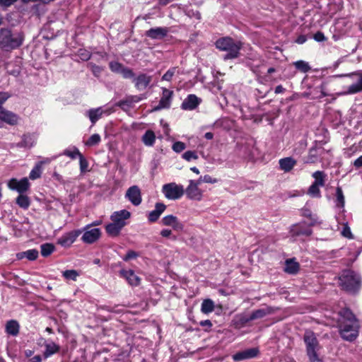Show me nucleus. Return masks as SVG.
<instances>
[{"instance_id":"obj_1","label":"nucleus","mask_w":362,"mask_h":362,"mask_svg":"<svg viewBox=\"0 0 362 362\" xmlns=\"http://www.w3.org/2000/svg\"><path fill=\"white\" fill-rule=\"evenodd\" d=\"M23 42V35L18 31H13L8 28L0 30V49L5 52L18 48Z\"/></svg>"},{"instance_id":"obj_2","label":"nucleus","mask_w":362,"mask_h":362,"mask_svg":"<svg viewBox=\"0 0 362 362\" xmlns=\"http://www.w3.org/2000/svg\"><path fill=\"white\" fill-rule=\"evenodd\" d=\"M216 47L219 50L227 52L224 55L223 59L225 60H228L238 57L240 50L242 47V44L240 42L234 40L231 37H226L217 40L216 42Z\"/></svg>"},{"instance_id":"obj_3","label":"nucleus","mask_w":362,"mask_h":362,"mask_svg":"<svg viewBox=\"0 0 362 362\" xmlns=\"http://www.w3.org/2000/svg\"><path fill=\"white\" fill-rule=\"evenodd\" d=\"M329 156L330 150H326L322 146V141H315L313 146L309 149L308 155L303 157V160L304 163L313 164L328 160Z\"/></svg>"},{"instance_id":"obj_4","label":"nucleus","mask_w":362,"mask_h":362,"mask_svg":"<svg viewBox=\"0 0 362 362\" xmlns=\"http://www.w3.org/2000/svg\"><path fill=\"white\" fill-rule=\"evenodd\" d=\"M340 285L345 291L356 293L361 286V277L351 270H345L339 277Z\"/></svg>"},{"instance_id":"obj_5","label":"nucleus","mask_w":362,"mask_h":362,"mask_svg":"<svg viewBox=\"0 0 362 362\" xmlns=\"http://www.w3.org/2000/svg\"><path fill=\"white\" fill-rule=\"evenodd\" d=\"M303 339L306 345L307 354L310 362H321L317 354L318 347V341L314 334L311 331L305 332Z\"/></svg>"},{"instance_id":"obj_6","label":"nucleus","mask_w":362,"mask_h":362,"mask_svg":"<svg viewBox=\"0 0 362 362\" xmlns=\"http://www.w3.org/2000/svg\"><path fill=\"white\" fill-rule=\"evenodd\" d=\"M8 98V95L6 93L0 92V120L9 125H16L18 124L19 117L16 114L4 109L2 107L3 103Z\"/></svg>"},{"instance_id":"obj_7","label":"nucleus","mask_w":362,"mask_h":362,"mask_svg":"<svg viewBox=\"0 0 362 362\" xmlns=\"http://www.w3.org/2000/svg\"><path fill=\"white\" fill-rule=\"evenodd\" d=\"M313 225L314 223L309 224L305 221L293 224L290 228L289 234L293 240L298 238L308 237L313 233L311 227Z\"/></svg>"},{"instance_id":"obj_8","label":"nucleus","mask_w":362,"mask_h":362,"mask_svg":"<svg viewBox=\"0 0 362 362\" xmlns=\"http://www.w3.org/2000/svg\"><path fill=\"white\" fill-rule=\"evenodd\" d=\"M359 324L343 323L339 325V333L346 341H353L358 335Z\"/></svg>"},{"instance_id":"obj_9","label":"nucleus","mask_w":362,"mask_h":362,"mask_svg":"<svg viewBox=\"0 0 362 362\" xmlns=\"http://www.w3.org/2000/svg\"><path fill=\"white\" fill-rule=\"evenodd\" d=\"M163 192L167 199L175 200L182 196L184 189L182 185H175V182H169L163 185Z\"/></svg>"},{"instance_id":"obj_10","label":"nucleus","mask_w":362,"mask_h":362,"mask_svg":"<svg viewBox=\"0 0 362 362\" xmlns=\"http://www.w3.org/2000/svg\"><path fill=\"white\" fill-rule=\"evenodd\" d=\"M81 230L83 231L81 240L86 244H93L97 242L101 236V230L98 228L89 229L85 226Z\"/></svg>"},{"instance_id":"obj_11","label":"nucleus","mask_w":362,"mask_h":362,"mask_svg":"<svg viewBox=\"0 0 362 362\" xmlns=\"http://www.w3.org/2000/svg\"><path fill=\"white\" fill-rule=\"evenodd\" d=\"M80 229L74 230L63 234L58 240L57 243L64 247H70L81 234Z\"/></svg>"},{"instance_id":"obj_12","label":"nucleus","mask_w":362,"mask_h":362,"mask_svg":"<svg viewBox=\"0 0 362 362\" xmlns=\"http://www.w3.org/2000/svg\"><path fill=\"white\" fill-rule=\"evenodd\" d=\"M173 91L166 88H162V96L157 106L154 107V111L168 109L170 107Z\"/></svg>"},{"instance_id":"obj_13","label":"nucleus","mask_w":362,"mask_h":362,"mask_svg":"<svg viewBox=\"0 0 362 362\" xmlns=\"http://www.w3.org/2000/svg\"><path fill=\"white\" fill-rule=\"evenodd\" d=\"M125 198L134 206H139L142 202L140 188L137 185L130 187L126 192Z\"/></svg>"},{"instance_id":"obj_14","label":"nucleus","mask_w":362,"mask_h":362,"mask_svg":"<svg viewBox=\"0 0 362 362\" xmlns=\"http://www.w3.org/2000/svg\"><path fill=\"white\" fill-rule=\"evenodd\" d=\"M130 216L131 213L129 211L122 209L113 212L110 216V220L123 228L127 224V221Z\"/></svg>"},{"instance_id":"obj_15","label":"nucleus","mask_w":362,"mask_h":362,"mask_svg":"<svg viewBox=\"0 0 362 362\" xmlns=\"http://www.w3.org/2000/svg\"><path fill=\"white\" fill-rule=\"evenodd\" d=\"M152 81V76L146 74H140L133 80L135 88L139 90H145L151 83Z\"/></svg>"},{"instance_id":"obj_16","label":"nucleus","mask_w":362,"mask_h":362,"mask_svg":"<svg viewBox=\"0 0 362 362\" xmlns=\"http://www.w3.org/2000/svg\"><path fill=\"white\" fill-rule=\"evenodd\" d=\"M259 352L257 348L247 349L233 355V359L235 361H240L245 359L254 358L257 356Z\"/></svg>"},{"instance_id":"obj_17","label":"nucleus","mask_w":362,"mask_h":362,"mask_svg":"<svg viewBox=\"0 0 362 362\" xmlns=\"http://www.w3.org/2000/svg\"><path fill=\"white\" fill-rule=\"evenodd\" d=\"M201 102V98L194 94H189L182 103L181 108L185 110H192L196 109Z\"/></svg>"},{"instance_id":"obj_18","label":"nucleus","mask_w":362,"mask_h":362,"mask_svg":"<svg viewBox=\"0 0 362 362\" xmlns=\"http://www.w3.org/2000/svg\"><path fill=\"white\" fill-rule=\"evenodd\" d=\"M144 97L142 95H127L123 100L118 101L116 104L117 106L119 107L124 110H126L133 106L134 103H137L142 100Z\"/></svg>"},{"instance_id":"obj_19","label":"nucleus","mask_w":362,"mask_h":362,"mask_svg":"<svg viewBox=\"0 0 362 362\" xmlns=\"http://www.w3.org/2000/svg\"><path fill=\"white\" fill-rule=\"evenodd\" d=\"M169 29L166 27H156L148 30L146 36L152 40H162L168 33Z\"/></svg>"},{"instance_id":"obj_20","label":"nucleus","mask_w":362,"mask_h":362,"mask_svg":"<svg viewBox=\"0 0 362 362\" xmlns=\"http://www.w3.org/2000/svg\"><path fill=\"white\" fill-rule=\"evenodd\" d=\"M201 182H190L186 189L187 196L194 200H200L202 197V190L200 189L199 185Z\"/></svg>"},{"instance_id":"obj_21","label":"nucleus","mask_w":362,"mask_h":362,"mask_svg":"<svg viewBox=\"0 0 362 362\" xmlns=\"http://www.w3.org/2000/svg\"><path fill=\"white\" fill-rule=\"evenodd\" d=\"M351 76L355 77L356 82L347 88V94H354L362 91V71L352 73Z\"/></svg>"},{"instance_id":"obj_22","label":"nucleus","mask_w":362,"mask_h":362,"mask_svg":"<svg viewBox=\"0 0 362 362\" xmlns=\"http://www.w3.org/2000/svg\"><path fill=\"white\" fill-rule=\"evenodd\" d=\"M339 325L343 323L355 324L358 322L354 314L349 308H344L339 312Z\"/></svg>"},{"instance_id":"obj_23","label":"nucleus","mask_w":362,"mask_h":362,"mask_svg":"<svg viewBox=\"0 0 362 362\" xmlns=\"http://www.w3.org/2000/svg\"><path fill=\"white\" fill-rule=\"evenodd\" d=\"M36 141V136L31 134H25L22 136L21 141L17 143L16 146L18 148H30Z\"/></svg>"},{"instance_id":"obj_24","label":"nucleus","mask_w":362,"mask_h":362,"mask_svg":"<svg viewBox=\"0 0 362 362\" xmlns=\"http://www.w3.org/2000/svg\"><path fill=\"white\" fill-rule=\"evenodd\" d=\"M50 161V158H46L37 163L30 171L29 178L31 180L39 179L42 172V165L49 163Z\"/></svg>"},{"instance_id":"obj_25","label":"nucleus","mask_w":362,"mask_h":362,"mask_svg":"<svg viewBox=\"0 0 362 362\" xmlns=\"http://www.w3.org/2000/svg\"><path fill=\"white\" fill-rule=\"evenodd\" d=\"M119 273L121 276L124 278L131 286H136L139 284L140 279L135 274L133 270L122 269Z\"/></svg>"},{"instance_id":"obj_26","label":"nucleus","mask_w":362,"mask_h":362,"mask_svg":"<svg viewBox=\"0 0 362 362\" xmlns=\"http://www.w3.org/2000/svg\"><path fill=\"white\" fill-rule=\"evenodd\" d=\"M166 209V206L163 203H156L155 205V209L150 211L148 215V220L151 223L156 222L160 217V216L164 212Z\"/></svg>"},{"instance_id":"obj_27","label":"nucleus","mask_w":362,"mask_h":362,"mask_svg":"<svg viewBox=\"0 0 362 362\" xmlns=\"http://www.w3.org/2000/svg\"><path fill=\"white\" fill-rule=\"evenodd\" d=\"M296 163V160L292 157H286L279 160V169L285 173L290 172Z\"/></svg>"},{"instance_id":"obj_28","label":"nucleus","mask_w":362,"mask_h":362,"mask_svg":"<svg viewBox=\"0 0 362 362\" xmlns=\"http://www.w3.org/2000/svg\"><path fill=\"white\" fill-rule=\"evenodd\" d=\"M9 189L14 190L18 194H27L30 190V182H7Z\"/></svg>"},{"instance_id":"obj_29","label":"nucleus","mask_w":362,"mask_h":362,"mask_svg":"<svg viewBox=\"0 0 362 362\" xmlns=\"http://www.w3.org/2000/svg\"><path fill=\"white\" fill-rule=\"evenodd\" d=\"M5 329L8 334L16 337L19 333L20 325L16 320H11L6 322Z\"/></svg>"},{"instance_id":"obj_30","label":"nucleus","mask_w":362,"mask_h":362,"mask_svg":"<svg viewBox=\"0 0 362 362\" xmlns=\"http://www.w3.org/2000/svg\"><path fill=\"white\" fill-rule=\"evenodd\" d=\"M299 268L300 265L295 259H288L286 260L284 272L287 274H295L298 272Z\"/></svg>"},{"instance_id":"obj_31","label":"nucleus","mask_w":362,"mask_h":362,"mask_svg":"<svg viewBox=\"0 0 362 362\" xmlns=\"http://www.w3.org/2000/svg\"><path fill=\"white\" fill-rule=\"evenodd\" d=\"M273 311L274 310L271 307L255 310L251 313L250 319H252V320H255L263 318L265 316L272 314Z\"/></svg>"},{"instance_id":"obj_32","label":"nucleus","mask_w":362,"mask_h":362,"mask_svg":"<svg viewBox=\"0 0 362 362\" xmlns=\"http://www.w3.org/2000/svg\"><path fill=\"white\" fill-rule=\"evenodd\" d=\"M38 251L35 249L28 250L24 252H21L16 254L18 259L27 258L28 260L33 261L38 257Z\"/></svg>"},{"instance_id":"obj_33","label":"nucleus","mask_w":362,"mask_h":362,"mask_svg":"<svg viewBox=\"0 0 362 362\" xmlns=\"http://www.w3.org/2000/svg\"><path fill=\"white\" fill-rule=\"evenodd\" d=\"M122 228L112 221L105 226V230L108 235L111 237H117L120 234Z\"/></svg>"},{"instance_id":"obj_34","label":"nucleus","mask_w":362,"mask_h":362,"mask_svg":"<svg viewBox=\"0 0 362 362\" xmlns=\"http://www.w3.org/2000/svg\"><path fill=\"white\" fill-rule=\"evenodd\" d=\"M103 110L101 107L89 110L86 115L89 117L91 123L94 124L103 115Z\"/></svg>"},{"instance_id":"obj_35","label":"nucleus","mask_w":362,"mask_h":362,"mask_svg":"<svg viewBox=\"0 0 362 362\" xmlns=\"http://www.w3.org/2000/svg\"><path fill=\"white\" fill-rule=\"evenodd\" d=\"M141 141L146 146H153L156 141L155 133L151 129L147 130L142 136Z\"/></svg>"},{"instance_id":"obj_36","label":"nucleus","mask_w":362,"mask_h":362,"mask_svg":"<svg viewBox=\"0 0 362 362\" xmlns=\"http://www.w3.org/2000/svg\"><path fill=\"white\" fill-rule=\"evenodd\" d=\"M16 204L21 209H28L30 205V199L27 194H18L16 199Z\"/></svg>"},{"instance_id":"obj_37","label":"nucleus","mask_w":362,"mask_h":362,"mask_svg":"<svg viewBox=\"0 0 362 362\" xmlns=\"http://www.w3.org/2000/svg\"><path fill=\"white\" fill-rule=\"evenodd\" d=\"M335 204L339 209H344L345 204V199L343 191L340 187L336 188L335 192Z\"/></svg>"},{"instance_id":"obj_38","label":"nucleus","mask_w":362,"mask_h":362,"mask_svg":"<svg viewBox=\"0 0 362 362\" xmlns=\"http://www.w3.org/2000/svg\"><path fill=\"white\" fill-rule=\"evenodd\" d=\"M250 321H252V319H250V315H247L245 314H240L236 315L234 320L235 325L238 327H243Z\"/></svg>"},{"instance_id":"obj_39","label":"nucleus","mask_w":362,"mask_h":362,"mask_svg":"<svg viewBox=\"0 0 362 362\" xmlns=\"http://www.w3.org/2000/svg\"><path fill=\"white\" fill-rule=\"evenodd\" d=\"M324 184L325 182H313V184L309 187L308 194L313 197H320V187L324 186Z\"/></svg>"},{"instance_id":"obj_40","label":"nucleus","mask_w":362,"mask_h":362,"mask_svg":"<svg viewBox=\"0 0 362 362\" xmlns=\"http://www.w3.org/2000/svg\"><path fill=\"white\" fill-rule=\"evenodd\" d=\"M59 346L54 342L48 343L45 344V351L44 352L45 358H48L52 354L58 352Z\"/></svg>"},{"instance_id":"obj_41","label":"nucleus","mask_w":362,"mask_h":362,"mask_svg":"<svg viewBox=\"0 0 362 362\" xmlns=\"http://www.w3.org/2000/svg\"><path fill=\"white\" fill-rule=\"evenodd\" d=\"M54 250L55 247L52 243H44L40 245L41 255L45 257L49 256Z\"/></svg>"},{"instance_id":"obj_42","label":"nucleus","mask_w":362,"mask_h":362,"mask_svg":"<svg viewBox=\"0 0 362 362\" xmlns=\"http://www.w3.org/2000/svg\"><path fill=\"white\" fill-rule=\"evenodd\" d=\"M293 66L296 67L297 70L300 71L302 73H307L311 69V67L309 65L308 62L303 60H298L294 62Z\"/></svg>"},{"instance_id":"obj_43","label":"nucleus","mask_w":362,"mask_h":362,"mask_svg":"<svg viewBox=\"0 0 362 362\" xmlns=\"http://www.w3.org/2000/svg\"><path fill=\"white\" fill-rule=\"evenodd\" d=\"M214 310V301L211 299H205L202 303L201 310L203 313L207 314Z\"/></svg>"},{"instance_id":"obj_44","label":"nucleus","mask_w":362,"mask_h":362,"mask_svg":"<svg viewBox=\"0 0 362 362\" xmlns=\"http://www.w3.org/2000/svg\"><path fill=\"white\" fill-rule=\"evenodd\" d=\"M62 276L67 280L76 281L79 273L76 270L69 269L63 272Z\"/></svg>"},{"instance_id":"obj_45","label":"nucleus","mask_w":362,"mask_h":362,"mask_svg":"<svg viewBox=\"0 0 362 362\" xmlns=\"http://www.w3.org/2000/svg\"><path fill=\"white\" fill-rule=\"evenodd\" d=\"M122 77L126 79H132L135 78V74L133 70L129 67L124 66L121 73Z\"/></svg>"},{"instance_id":"obj_46","label":"nucleus","mask_w":362,"mask_h":362,"mask_svg":"<svg viewBox=\"0 0 362 362\" xmlns=\"http://www.w3.org/2000/svg\"><path fill=\"white\" fill-rule=\"evenodd\" d=\"M100 141V136L98 134L91 135L89 139L86 141V145L93 146L98 144Z\"/></svg>"},{"instance_id":"obj_47","label":"nucleus","mask_w":362,"mask_h":362,"mask_svg":"<svg viewBox=\"0 0 362 362\" xmlns=\"http://www.w3.org/2000/svg\"><path fill=\"white\" fill-rule=\"evenodd\" d=\"M109 67L112 72L120 74L124 66L118 62L112 61L110 62Z\"/></svg>"},{"instance_id":"obj_48","label":"nucleus","mask_w":362,"mask_h":362,"mask_svg":"<svg viewBox=\"0 0 362 362\" xmlns=\"http://www.w3.org/2000/svg\"><path fill=\"white\" fill-rule=\"evenodd\" d=\"M64 154L73 158V159H75L77 157L79 158L80 157V155H82L80 151H78V149L77 148H74L73 150H69V149H66L64 151Z\"/></svg>"},{"instance_id":"obj_49","label":"nucleus","mask_w":362,"mask_h":362,"mask_svg":"<svg viewBox=\"0 0 362 362\" xmlns=\"http://www.w3.org/2000/svg\"><path fill=\"white\" fill-rule=\"evenodd\" d=\"M170 226L174 230L178 232L182 231L185 228L184 223H182L177 217H175Z\"/></svg>"},{"instance_id":"obj_50","label":"nucleus","mask_w":362,"mask_h":362,"mask_svg":"<svg viewBox=\"0 0 362 362\" xmlns=\"http://www.w3.org/2000/svg\"><path fill=\"white\" fill-rule=\"evenodd\" d=\"M175 71H176V67L170 68L162 76V80L170 81L172 80V78L174 76Z\"/></svg>"},{"instance_id":"obj_51","label":"nucleus","mask_w":362,"mask_h":362,"mask_svg":"<svg viewBox=\"0 0 362 362\" xmlns=\"http://www.w3.org/2000/svg\"><path fill=\"white\" fill-rule=\"evenodd\" d=\"M182 158L187 161H190L192 160L197 159L198 156L195 151H187L183 153Z\"/></svg>"},{"instance_id":"obj_52","label":"nucleus","mask_w":362,"mask_h":362,"mask_svg":"<svg viewBox=\"0 0 362 362\" xmlns=\"http://www.w3.org/2000/svg\"><path fill=\"white\" fill-rule=\"evenodd\" d=\"M186 148L185 144L182 141H176L173 144L172 148L176 153H180Z\"/></svg>"},{"instance_id":"obj_53","label":"nucleus","mask_w":362,"mask_h":362,"mask_svg":"<svg viewBox=\"0 0 362 362\" xmlns=\"http://www.w3.org/2000/svg\"><path fill=\"white\" fill-rule=\"evenodd\" d=\"M176 216L168 215L161 219V224L165 226H170Z\"/></svg>"},{"instance_id":"obj_54","label":"nucleus","mask_w":362,"mask_h":362,"mask_svg":"<svg viewBox=\"0 0 362 362\" xmlns=\"http://www.w3.org/2000/svg\"><path fill=\"white\" fill-rule=\"evenodd\" d=\"M79 158V164H80V169L81 172H85L87 170L88 167V163L87 160L84 158L83 155H80Z\"/></svg>"},{"instance_id":"obj_55","label":"nucleus","mask_w":362,"mask_h":362,"mask_svg":"<svg viewBox=\"0 0 362 362\" xmlns=\"http://www.w3.org/2000/svg\"><path fill=\"white\" fill-rule=\"evenodd\" d=\"M138 256H139V254L136 252H135L134 250H129L127 252L126 255L124 257H122V259L125 262H127L132 259L136 258Z\"/></svg>"},{"instance_id":"obj_56","label":"nucleus","mask_w":362,"mask_h":362,"mask_svg":"<svg viewBox=\"0 0 362 362\" xmlns=\"http://www.w3.org/2000/svg\"><path fill=\"white\" fill-rule=\"evenodd\" d=\"M325 176V173L320 170H317L313 174V177L315 179V181H323Z\"/></svg>"},{"instance_id":"obj_57","label":"nucleus","mask_w":362,"mask_h":362,"mask_svg":"<svg viewBox=\"0 0 362 362\" xmlns=\"http://www.w3.org/2000/svg\"><path fill=\"white\" fill-rule=\"evenodd\" d=\"M341 234L344 237L351 238L352 234L351 232L350 228L348 226L347 223L344 224L343 226V229L341 230Z\"/></svg>"},{"instance_id":"obj_58","label":"nucleus","mask_w":362,"mask_h":362,"mask_svg":"<svg viewBox=\"0 0 362 362\" xmlns=\"http://www.w3.org/2000/svg\"><path fill=\"white\" fill-rule=\"evenodd\" d=\"M313 38L317 42H324L326 40V37L323 33L317 31L313 36Z\"/></svg>"},{"instance_id":"obj_59","label":"nucleus","mask_w":362,"mask_h":362,"mask_svg":"<svg viewBox=\"0 0 362 362\" xmlns=\"http://www.w3.org/2000/svg\"><path fill=\"white\" fill-rule=\"evenodd\" d=\"M79 56L80 58L83 61H87L90 58V52L83 49L79 50Z\"/></svg>"},{"instance_id":"obj_60","label":"nucleus","mask_w":362,"mask_h":362,"mask_svg":"<svg viewBox=\"0 0 362 362\" xmlns=\"http://www.w3.org/2000/svg\"><path fill=\"white\" fill-rule=\"evenodd\" d=\"M199 325L202 327H206V331L209 330L211 328V327H212V323H211V322L209 320H202V321H201L199 322Z\"/></svg>"},{"instance_id":"obj_61","label":"nucleus","mask_w":362,"mask_h":362,"mask_svg":"<svg viewBox=\"0 0 362 362\" xmlns=\"http://www.w3.org/2000/svg\"><path fill=\"white\" fill-rule=\"evenodd\" d=\"M353 165L356 169H358L362 167V155L353 162Z\"/></svg>"},{"instance_id":"obj_62","label":"nucleus","mask_w":362,"mask_h":362,"mask_svg":"<svg viewBox=\"0 0 362 362\" xmlns=\"http://www.w3.org/2000/svg\"><path fill=\"white\" fill-rule=\"evenodd\" d=\"M172 235V230L170 229H163L160 231V235L163 238H169Z\"/></svg>"},{"instance_id":"obj_63","label":"nucleus","mask_w":362,"mask_h":362,"mask_svg":"<svg viewBox=\"0 0 362 362\" xmlns=\"http://www.w3.org/2000/svg\"><path fill=\"white\" fill-rule=\"evenodd\" d=\"M306 40H307L306 36L304 35H300L296 38V42L299 45H302V44L305 43L306 42Z\"/></svg>"},{"instance_id":"obj_64","label":"nucleus","mask_w":362,"mask_h":362,"mask_svg":"<svg viewBox=\"0 0 362 362\" xmlns=\"http://www.w3.org/2000/svg\"><path fill=\"white\" fill-rule=\"evenodd\" d=\"M25 362H42V357L40 355H36Z\"/></svg>"}]
</instances>
